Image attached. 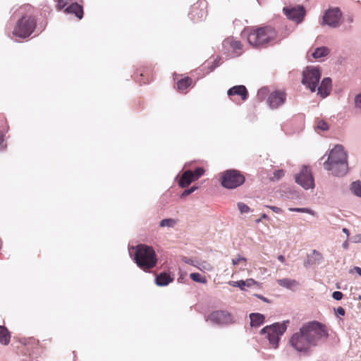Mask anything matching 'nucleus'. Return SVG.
<instances>
[{
	"instance_id": "1",
	"label": "nucleus",
	"mask_w": 361,
	"mask_h": 361,
	"mask_svg": "<svg viewBox=\"0 0 361 361\" xmlns=\"http://www.w3.org/2000/svg\"><path fill=\"white\" fill-rule=\"evenodd\" d=\"M329 336V328L318 321L304 324L289 339L290 345L297 352L308 354L312 346Z\"/></svg>"
},
{
	"instance_id": "2",
	"label": "nucleus",
	"mask_w": 361,
	"mask_h": 361,
	"mask_svg": "<svg viewBox=\"0 0 361 361\" xmlns=\"http://www.w3.org/2000/svg\"><path fill=\"white\" fill-rule=\"evenodd\" d=\"M242 35L249 45L256 49H266L274 46L281 41L277 30L270 25H259L245 27Z\"/></svg>"
},
{
	"instance_id": "3",
	"label": "nucleus",
	"mask_w": 361,
	"mask_h": 361,
	"mask_svg": "<svg viewBox=\"0 0 361 361\" xmlns=\"http://www.w3.org/2000/svg\"><path fill=\"white\" fill-rule=\"evenodd\" d=\"M324 166L325 169L332 171L337 176H342L347 173V154L342 145H337L331 150Z\"/></svg>"
},
{
	"instance_id": "4",
	"label": "nucleus",
	"mask_w": 361,
	"mask_h": 361,
	"mask_svg": "<svg viewBox=\"0 0 361 361\" xmlns=\"http://www.w3.org/2000/svg\"><path fill=\"white\" fill-rule=\"evenodd\" d=\"M134 260L143 271L153 269L157 263V257L152 247L139 244L135 247Z\"/></svg>"
},
{
	"instance_id": "5",
	"label": "nucleus",
	"mask_w": 361,
	"mask_h": 361,
	"mask_svg": "<svg viewBox=\"0 0 361 361\" xmlns=\"http://www.w3.org/2000/svg\"><path fill=\"white\" fill-rule=\"evenodd\" d=\"M37 20L31 14L23 16L17 22L12 31L13 37L25 39L30 37L35 30Z\"/></svg>"
},
{
	"instance_id": "6",
	"label": "nucleus",
	"mask_w": 361,
	"mask_h": 361,
	"mask_svg": "<svg viewBox=\"0 0 361 361\" xmlns=\"http://www.w3.org/2000/svg\"><path fill=\"white\" fill-rule=\"evenodd\" d=\"M220 181L224 188L235 189L245 183V177L240 171L230 169L221 173Z\"/></svg>"
},
{
	"instance_id": "7",
	"label": "nucleus",
	"mask_w": 361,
	"mask_h": 361,
	"mask_svg": "<svg viewBox=\"0 0 361 361\" xmlns=\"http://www.w3.org/2000/svg\"><path fill=\"white\" fill-rule=\"evenodd\" d=\"M288 323L289 321L284 322L282 324L275 323L272 325L267 326L261 330V334H267V338L272 348H278L280 337L286 331L287 324Z\"/></svg>"
},
{
	"instance_id": "8",
	"label": "nucleus",
	"mask_w": 361,
	"mask_h": 361,
	"mask_svg": "<svg viewBox=\"0 0 361 361\" xmlns=\"http://www.w3.org/2000/svg\"><path fill=\"white\" fill-rule=\"evenodd\" d=\"M243 48L242 42L233 37H228L222 42V51L229 58L240 56L243 52Z\"/></svg>"
},
{
	"instance_id": "9",
	"label": "nucleus",
	"mask_w": 361,
	"mask_h": 361,
	"mask_svg": "<svg viewBox=\"0 0 361 361\" xmlns=\"http://www.w3.org/2000/svg\"><path fill=\"white\" fill-rule=\"evenodd\" d=\"M321 78V73L318 68H307L303 72L302 83L305 85L311 92H314Z\"/></svg>"
},
{
	"instance_id": "10",
	"label": "nucleus",
	"mask_w": 361,
	"mask_h": 361,
	"mask_svg": "<svg viewBox=\"0 0 361 361\" xmlns=\"http://www.w3.org/2000/svg\"><path fill=\"white\" fill-rule=\"evenodd\" d=\"M73 0H56V8L58 11L62 10L69 3H71L64 10L68 14H74L78 18L81 19L83 17V8L77 3H72Z\"/></svg>"
},
{
	"instance_id": "11",
	"label": "nucleus",
	"mask_w": 361,
	"mask_h": 361,
	"mask_svg": "<svg viewBox=\"0 0 361 361\" xmlns=\"http://www.w3.org/2000/svg\"><path fill=\"white\" fill-rule=\"evenodd\" d=\"M204 172V169L202 167H198L193 171L191 170L185 171L178 180V185L183 188L188 187L192 182L203 176Z\"/></svg>"
},
{
	"instance_id": "12",
	"label": "nucleus",
	"mask_w": 361,
	"mask_h": 361,
	"mask_svg": "<svg viewBox=\"0 0 361 361\" xmlns=\"http://www.w3.org/2000/svg\"><path fill=\"white\" fill-rule=\"evenodd\" d=\"M295 181L305 189L312 188L314 185V178L309 166H303L300 173L295 175Z\"/></svg>"
},
{
	"instance_id": "13",
	"label": "nucleus",
	"mask_w": 361,
	"mask_h": 361,
	"mask_svg": "<svg viewBox=\"0 0 361 361\" xmlns=\"http://www.w3.org/2000/svg\"><path fill=\"white\" fill-rule=\"evenodd\" d=\"M207 14V2L205 0H199L190 8V17L194 22L202 20Z\"/></svg>"
},
{
	"instance_id": "14",
	"label": "nucleus",
	"mask_w": 361,
	"mask_h": 361,
	"mask_svg": "<svg viewBox=\"0 0 361 361\" xmlns=\"http://www.w3.org/2000/svg\"><path fill=\"white\" fill-rule=\"evenodd\" d=\"M341 16L338 8H329L323 16V23L331 27H337L341 24Z\"/></svg>"
},
{
	"instance_id": "15",
	"label": "nucleus",
	"mask_w": 361,
	"mask_h": 361,
	"mask_svg": "<svg viewBox=\"0 0 361 361\" xmlns=\"http://www.w3.org/2000/svg\"><path fill=\"white\" fill-rule=\"evenodd\" d=\"M207 321H210L216 324H228L233 322V318L227 311L216 310L208 316Z\"/></svg>"
},
{
	"instance_id": "16",
	"label": "nucleus",
	"mask_w": 361,
	"mask_h": 361,
	"mask_svg": "<svg viewBox=\"0 0 361 361\" xmlns=\"http://www.w3.org/2000/svg\"><path fill=\"white\" fill-rule=\"evenodd\" d=\"M286 98V94L283 91L276 90L269 95L267 102L271 109H276L285 102Z\"/></svg>"
},
{
	"instance_id": "17",
	"label": "nucleus",
	"mask_w": 361,
	"mask_h": 361,
	"mask_svg": "<svg viewBox=\"0 0 361 361\" xmlns=\"http://www.w3.org/2000/svg\"><path fill=\"white\" fill-rule=\"evenodd\" d=\"M283 12L288 18L293 20L297 23L302 20L305 16V11L302 7L298 8H283Z\"/></svg>"
},
{
	"instance_id": "18",
	"label": "nucleus",
	"mask_w": 361,
	"mask_h": 361,
	"mask_svg": "<svg viewBox=\"0 0 361 361\" xmlns=\"http://www.w3.org/2000/svg\"><path fill=\"white\" fill-rule=\"evenodd\" d=\"M227 94L228 96L238 95L243 101H245L248 97V92L244 85H236L230 88Z\"/></svg>"
},
{
	"instance_id": "19",
	"label": "nucleus",
	"mask_w": 361,
	"mask_h": 361,
	"mask_svg": "<svg viewBox=\"0 0 361 361\" xmlns=\"http://www.w3.org/2000/svg\"><path fill=\"white\" fill-rule=\"evenodd\" d=\"M331 90V80L330 78H325L318 87V94L323 98L327 97Z\"/></svg>"
},
{
	"instance_id": "20",
	"label": "nucleus",
	"mask_w": 361,
	"mask_h": 361,
	"mask_svg": "<svg viewBox=\"0 0 361 361\" xmlns=\"http://www.w3.org/2000/svg\"><path fill=\"white\" fill-rule=\"evenodd\" d=\"M173 276H171L169 273L163 272L157 275L155 281L156 284L159 286H167L169 283L173 281Z\"/></svg>"
},
{
	"instance_id": "21",
	"label": "nucleus",
	"mask_w": 361,
	"mask_h": 361,
	"mask_svg": "<svg viewBox=\"0 0 361 361\" xmlns=\"http://www.w3.org/2000/svg\"><path fill=\"white\" fill-rule=\"evenodd\" d=\"M228 283L232 286L238 287L241 290H245V287H252L255 286L257 282L253 279H248L245 281H230Z\"/></svg>"
},
{
	"instance_id": "22",
	"label": "nucleus",
	"mask_w": 361,
	"mask_h": 361,
	"mask_svg": "<svg viewBox=\"0 0 361 361\" xmlns=\"http://www.w3.org/2000/svg\"><path fill=\"white\" fill-rule=\"evenodd\" d=\"M250 324L252 326H259L264 321V317L259 313H252L250 314Z\"/></svg>"
},
{
	"instance_id": "23",
	"label": "nucleus",
	"mask_w": 361,
	"mask_h": 361,
	"mask_svg": "<svg viewBox=\"0 0 361 361\" xmlns=\"http://www.w3.org/2000/svg\"><path fill=\"white\" fill-rule=\"evenodd\" d=\"M11 334L8 330L4 326H0V343L8 345L10 342Z\"/></svg>"
},
{
	"instance_id": "24",
	"label": "nucleus",
	"mask_w": 361,
	"mask_h": 361,
	"mask_svg": "<svg viewBox=\"0 0 361 361\" xmlns=\"http://www.w3.org/2000/svg\"><path fill=\"white\" fill-rule=\"evenodd\" d=\"M277 283L279 286L289 289H293L298 285V282L297 281L290 279H279L277 281Z\"/></svg>"
},
{
	"instance_id": "25",
	"label": "nucleus",
	"mask_w": 361,
	"mask_h": 361,
	"mask_svg": "<svg viewBox=\"0 0 361 361\" xmlns=\"http://www.w3.org/2000/svg\"><path fill=\"white\" fill-rule=\"evenodd\" d=\"M192 79L190 77H185L177 82V89L179 91H184L192 84Z\"/></svg>"
},
{
	"instance_id": "26",
	"label": "nucleus",
	"mask_w": 361,
	"mask_h": 361,
	"mask_svg": "<svg viewBox=\"0 0 361 361\" xmlns=\"http://www.w3.org/2000/svg\"><path fill=\"white\" fill-rule=\"evenodd\" d=\"M329 54V48H327L326 47H321L317 48L312 55L314 59H318L327 56Z\"/></svg>"
},
{
	"instance_id": "27",
	"label": "nucleus",
	"mask_w": 361,
	"mask_h": 361,
	"mask_svg": "<svg viewBox=\"0 0 361 361\" xmlns=\"http://www.w3.org/2000/svg\"><path fill=\"white\" fill-rule=\"evenodd\" d=\"M350 189L355 195L361 197V182L360 180L353 182Z\"/></svg>"
},
{
	"instance_id": "28",
	"label": "nucleus",
	"mask_w": 361,
	"mask_h": 361,
	"mask_svg": "<svg viewBox=\"0 0 361 361\" xmlns=\"http://www.w3.org/2000/svg\"><path fill=\"white\" fill-rule=\"evenodd\" d=\"M140 77L141 78L146 77V79H138L140 83L142 84H148L153 80L152 75L148 71H143L140 73Z\"/></svg>"
},
{
	"instance_id": "29",
	"label": "nucleus",
	"mask_w": 361,
	"mask_h": 361,
	"mask_svg": "<svg viewBox=\"0 0 361 361\" xmlns=\"http://www.w3.org/2000/svg\"><path fill=\"white\" fill-rule=\"evenodd\" d=\"M190 277L192 281H194L195 282H198V283H206L207 282L206 277L202 276L199 273H192L190 274Z\"/></svg>"
},
{
	"instance_id": "30",
	"label": "nucleus",
	"mask_w": 361,
	"mask_h": 361,
	"mask_svg": "<svg viewBox=\"0 0 361 361\" xmlns=\"http://www.w3.org/2000/svg\"><path fill=\"white\" fill-rule=\"evenodd\" d=\"M176 224V221L172 219H165L160 222L161 227L168 226L173 227Z\"/></svg>"
},
{
	"instance_id": "31",
	"label": "nucleus",
	"mask_w": 361,
	"mask_h": 361,
	"mask_svg": "<svg viewBox=\"0 0 361 361\" xmlns=\"http://www.w3.org/2000/svg\"><path fill=\"white\" fill-rule=\"evenodd\" d=\"M246 262H247V259L246 258L243 257H241L240 255H238L237 257L235 258H233L232 259V263L233 265H238V264H243V265H246Z\"/></svg>"
},
{
	"instance_id": "32",
	"label": "nucleus",
	"mask_w": 361,
	"mask_h": 361,
	"mask_svg": "<svg viewBox=\"0 0 361 361\" xmlns=\"http://www.w3.org/2000/svg\"><path fill=\"white\" fill-rule=\"evenodd\" d=\"M317 128L322 130H326L329 129V125L323 120H318L317 121Z\"/></svg>"
},
{
	"instance_id": "33",
	"label": "nucleus",
	"mask_w": 361,
	"mask_h": 361,
	"mask_svg": "<svg viewBox=\"0 0 361 361\" xmlns=\"http://www.w3.org/2000/svg\"><path fill=\"white\" fill-rule=\"evenodd\" d=\"M285 174V172L283 169L276 170L274 172V176L271 178L272 180H279Z\"/></svg>"
},
{
	"instance_id": "34",
	"label": "nucleus",
	"mask_w": 361,
	"mask_h": 361,
	"mask_svg": "<svg viewBox=\"0 0 361 361\" xmlns=\"http://www.w3.org/2000/svg\"><path fill=\"white\" fill-rule=\"evenodd\" d=\"M238 208L240 213H248L250 212V207L244 204L243 202H238Z\"/></svg>"
},
{
	"instance_id": "35",
	"label": "nucleus",
	"mask_w": 361,
	"mask_h": 361,
	"mask_svg": "<svg viewBox=\"0 0 361 361\" xmlns=\"http://www.w3.org/2000/svg\"><path fill=\"white\" fill-rule=\"evenodd\" d=\"M288 210L291 212L312 214V211L307 208H289Z\"/></svg>"
},
{
	"instance_id": "36",
	"label": "nucleus",
	"mask_w": 361,
	"mask_h": 361,
	"mask_svg": "<svg viewBox=\"0 0 361 361\" xmlns=\"http://www.w3.org/2000/svg\"><path fill=\"white\" fill-rule=\"evenodd\" d=\"M197 188H198L197 186H192L190 188L184 190V192L182 193L181 196L182 197L188 196V195H190L191 193H192L194 191H195Z\"/></svg>"
},
{
	"instance_id": "37",
	"label": "nucleus",
	"mask_w": 361,
	"mask_h": 361,
	"mask_svg": "<svg viewBox=\"0 0 361 361\" xmlns=\"http://www.w3.org/2000/svg\"><path fill=\"white\" fill-rule=\"evenodd\" d=\"M343 296V293L340 291H334L332 294L333 298L336 300H341Z\"/></svg>"
},
{
	"instance_id": "38",
	"label": "nucleus",
	"mask_w": 361,
	"mask_h": 361,
	"mask_svg": "<svg viewBox=\"0 0 361 361\" xmlns=\"http://www.w3.org/2000/svg\"><path fill=\"white\" fill-rule=\"evenodd\" d=\"M355 106L361 109V94H357L355 98Z\"/></svg>"
},
{
	"instance_id": "39",
	"label": "nucleus",
	"mask_w": 361,
	"mask_h": 361,
	"mask_svg": "<svg viewBox=\"0 0 361 361\" xmlns=\"http://www.w3.org/2000/svg\"><path fill=\"white\" fill-rule=\"evenodd\" d=\"M267 207H269V209H271L273 212H276V213H282L283 210L278 207H276V206H267Z\"/></svg>"
},
{
	"instance_id": "40",
	"label": "nucleus",
	"mask_w": 361,
	"mask_h": 361,
	"mask_svg": "<svg viewBox=\"0 0 361 361\" xmlns=\"http://www.w3.org/2000/svg\"><path fill=\"white\" fill-rule=\"evenodd\" d=\"M345 311L344 310L343 307H338L337 309H336V314L338 315H341V316H344L345 315Z\"/></svg>"
},
{
	"instance_id": "41",
	"label": "nucleus",
	"mask_w": 361,
	"mask_h": 361,
	"mask_svg": "<svg viewBox=\"0 0 361 361\" xmlns=\"http://www.w3.org/2000/svg\"><path fill=\"white\" fill-rule=\"evenodd\" d=\"M346 20L349 23H352L353 22V17L351 16H349L347 17L346 18Z\"/></svg>"
},
{
	"instance_id": "42",
	"label": "nucleus",
	"mask_w": 361,
	"mask_h": 361,
	"mask_svg": "<svg viewBox=\"0 0 361 361\" xmlns=\"http://www.w3.org/2000/svg\"><path fill=\"white\" fill-rule=\"evenodd\" d=\"M278 259L282 263L285 262V257L283 255H281L278 257Z\"/></svg>"
},
{
	"instance_id": "43",
	"label": "nucleus",
	"mask_w": 361,
	"mask_h": 361,
	"mask_svg": "<svg viewBox=\"0 0 361 361\" xmlns=\"http://www.w3.org/2000/svg\"><path fill=\"white\" fill-rule=\"evenodd\" d=\"M355 270L360 276H361V268L356 267H355Z\"/></svg>"
},
{
	"instance_id": "44",
	"label": "nucleus",
	"mask_w": 361,
	"mask_h": 361,
	"mask_svg": "<svg viewBox=\"0 0 361 361\" xmlns=\"http://www.w3.org/2000/svg\"><path fill=\"white\" fill-rule=\"evenodd\" d=\"M203 267L209 271H211L212 269V267L209 264L204 265Z\"/></svg>"
},
{
	"instance_id": "45",
	"label": "nucleus",
	"mask_w": 361,
	"mask_h": 361,
	"mask_svg": "<svg viewBox=\"0 0 361 361\" xmlns=\"http://www.w3.org/2000/svg\"><path fill=\"white\" fill-rule=\"evenodd\" d=\"M355 242H361V235H357L355 236Z\"/></svg>"
},
{
	"instance_id": "46",
	"label": "nucleus",
	"mask_w": 361,
	"mask_h": 361,
	"mask_svg": "<svg viewBox=\"0 0 361 361\" xmlns=\"http://www.w3.org/2000/svg\"><path fill=\"white\" fill-rule=\"evenodd\" d=\"M343 232L347 235H349V231L346 228H343Z\"/></svg>"
},
{
	"instance_id": "47",
	"label": "nucleus",
	"mask_w": 361,
	"mask_h": 361,
	"mask_svg": "<svg viewBox=\"0 0 361 361\" xmlns=\"http://www.w3.org/2000/svg\"><path fill=\"white\" fill-rule=\"evenodd\" d=\"M3 141H4L3 135L0 133V146L3 143Z\"/></svg>"
},
{
	"instance_id": "48",
	"label": "nucleus",
	"mask_w": 361,
	"mask_h": 361,
	"mask_svg": "<svg viewBox=\"0 0 361 361\" xmlns=\"http://www.w3.org/2000/svg\"><path fill=\"white\" fill-rule=\"evenodd\" d=\"M262 219H267L268 218V216H267V215L266 214H263L262 215Z\"/></svg>"
},
{
	"instance_id": "49",
	"label": "nucleus",
	"mask_w": 361,
	"mask_h": 361,
	"mask_svg": "<svg viewBox=\"0 0 361 361\" xmlns=\"http://www.w3.org/2000/svg\"><path fill=\"white\" fill-rule=\"evenodd\" d=\"M343 247L345 248L348 247V243L346 242L343 243Z\"/></svg>"
}]
</instances>
